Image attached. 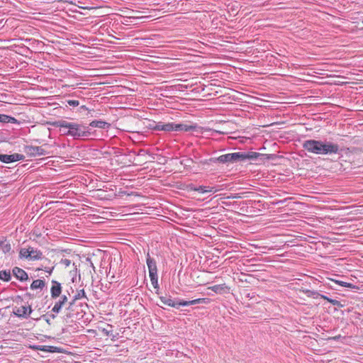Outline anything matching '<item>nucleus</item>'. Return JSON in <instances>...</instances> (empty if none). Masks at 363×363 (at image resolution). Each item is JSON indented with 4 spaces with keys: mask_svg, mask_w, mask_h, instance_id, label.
<instances>
[{
    "mask_svg": "<svg viewBox=\"0 0 363 363\" xmlns=\"http://www.w3.org/2000/svg\"><path fill=\"white\" fill-rule=\"evenodd\" d=\"M302 146L304 150L316 155L337 154L340 151L337 144L313 139L305 140Z\"/></svg>",
    "mask_w": 363,
    "mask_h": 363,
    "instance_id": "obj_1",
    "label": "nucleus"
},
{
    "mask_svg": "<svg viewBox=\"0 0 363 363\" xmlns=\"http://www.w3.org/2000/svg\"><path fill=\"white\" fill-rule=\"evenodd\" d=\"M52 125L56 128L67 129V130L64 131L63 134L65 135H70L74 139L87 138L91 135L89 128L82 124L69 123L65 120H60L53 122Z\"/></svg>",
    "mask_w": 363,
    "mask_h": 363,
    "instance_id": "obj_2",
    "label": "nucleus"
},
{
    "mask_svg": "<svg viewBox=\"0 0 363 363\" xmlns=\"http://www.w3.org/2000/svg\"><path fill=\"white\" fill-rule=\"evenodd\" d=\"M209 161L212 163H235L241 161V152L222 155L218 157H211Z\"/></svg>",
    "mask_w": 363,
    "mask_h": 363,
    "instance_id": "obj_3",
    "label": "nucleus"
},
{
    "mask_svg": "<svg viewBox=\"0 0 363 363\" xmlns=\"http://www.w3.org/2000/svg\"><path fill=\"white\" fill-rule=\"evenodd\" d=\"M271 157L269 155L262 154L255 152H241V161L244 162L247 160H255L259 159L262 161L269 160Z\"/></svg>",
    "mask_w": 363,
    "mask_h": 363,
    "instance_id": "obj_4",
    "label": "nucleus"
},
{
    "mask_svg": "<svg viewBox=\"0 0 363 363\" xmlns=\"http://www.w3.org/2000/svg\"><path fill=\"white\" fill-rule=\"evenodd\" d=\"M25 152L30 157L43 156L48 154L43 146L27 145L25 147Z\"/></svg>",
    "mask_w": 363,
    "mask_h": 363,
    "instance_id": "obj_5",
    "label": "nucleus"
},
{
    "mask_svg": "<svg viewBox=\"0 0 363 363\" xmlns=\"http://www.w3.org/2000/svg\"><path fill=\"white\" fill-rule=\"evenodd\" d=\"M23 159L24 156L18 153H14L13 155L0 154V161L4 163H11L19 160H23Z\"/></svg>",
    "mask_w": 363,
    "mask_h": 363,
    "instance_id": "obj_6",
    "label": "nucleus"
},
{
    "mask_svg": "<svg viewBox=\"0 0 363 363\" xmlns=\"http://www.w3.org/2000/svg\"><path fill=\"white\" fill-rule=\"evenodd\" d=\"M12 273L13 276L21 281H24L29 279L27 272L18 267L13 268Z\"/></svg>",
    "mask_w": 363,
    "mask_h": 363,
    "instance_id": "obj_7",
    "label": "nucleus"
},
{
    "mask_svg": "<svg viewBox=\"0 0 363 363\" xmlns=\"http://www.w3.org/2000/svg\"><path fill=\"white\" fill-rule=\"evenodd\" d=\"M32 308L29 306L28 307L26 306H21L18 308H16L13 311V313L15 315L19 317V318H28V315L31 313Z\"/></svg>",
    "mask_w": 363,
    "mask_h": 363,
    "instance_id": "obj_8",
    "label": "nucleus"
},
{
    "mask_svg": "<svg viewBox=\"0 0 363 363\" xmlns=\"http://www.w3.org/2000/svg\"><path fill=\"white\" fill-rule=\"evenodd\" d=\"M146 263L147 265L149 274L157 273V262L153 258L150 257L149 252L147 254Z\"/></svg>",
    "mask_w": 363,
    "mask_h": 363,
    "instance_id": "obj_9",
    "label": "nucleus"
},
{
    "mask_svg": "<svg viewBox=\"0 0 363 363\" xmlns=\"http://www.w3.org/2000/svg\"><path fill=\"white\" fill-rule=\"evenodd\" d=\"M52 287L50 289L51 297L56 298L60 296L62 293V286L60 283L55 280L52 281Z\"/></svg>",
    "mask_w": 363,
    "mask_h": 363,
    "instance_id": "obj_10",
    "label": "nucleus"
},
{
    "mask_svg": "<svg viewBox=\"0 0 363 363\" xmlns=\"http://www.w3.org/2000/svg\"><path fill=\"white\" fill-rule=\"evenodd\" d=\"M198 128H200L196 125H186L183 123H177L176 131L179 132H189L196 130Z\"/></svg>",
    "mask_w": 363,
    "mask_h": 363,
    "instance_id": "obj_11",
    "label": "nucleus"
},
{
    "mask_svg": "<svg viewBox=\"0 0 363 363\" xmlns=\"http://www.w3.org/2000/svg\"><path fill=\"white\" fill-rule=\"evenodd\" d=\"M160 299L163 304L177 308V298L172 299L170 296L165 295L160 296Z\"/></svg>",
    "mask_w": 363,
    "mask_h": 363,
    "instance_id": "obj_12",
    "label": "nucleus"
},
{
    "mask_svg": "<svg viewBox=\"0 0 363 363\" xmlns=\"http://www.w3.org/2000/svg\"><path fill=\"white\" fill-rule=\"evenodd\" d=\"M67 301V297L65 295H63L60 297V299L57 301L53 306L52 311L58 313H60L62 307L64 306V304Z\"/></svg>",
    "mask_w": 363,
    "mask_h": 363,
    "instance_id": "obj_13",
    "label": "nucleus"
},
{
    "mask_svg": "<svg viewBox=\"0 0 363 363\" xmlns=\"http://www.w3.org/2000/svg\"><path fill=\"white\" fill-rule=\"evenodd\" d=\"M90 126L94 128H99L101 129H108L111 126V124L104 121H93L89 124Z\"/></svg>",
    "mask_w": 363,
    "mask_h": 363,
    "instance_id": "obj_14",
    "label": "nucleus"
},
{
    "mask_svg": "<svg viewBox=\"0 0 363 363\" xmlns=\"http://www.w3.org/2000/svg\"><path fill=\"white\" fill-rule=\"evenodd\" d=\"M30 260H39L43 258V252L40 250L30 247Z\"/></svg>",
    "mask_w": 363,
    "mask_h": 363,
    "instance_id": "obj_15",
    "label": "nucleus"
},
{
    "mask_svg": "<svg viewBox=\"0 0 363 363\" xmlns=\"http://www.w3.org/2000/svg\"><path fill=\"white\" fill-rule=\"evenodd\" d=\"M39 350L51 353L62 352V349L60 347L50 345H40Z\"/></svg>",
    "mask_w": 363,
    "mask_h": 363,
    "instance_id": "obj_16",
    "label": "nucleus"
},
{
    "mask_svg": "<svg viewBox=\"0 0 363 363\" xmlns=\"http://www.w3.org/2000/svg\"><path fill=\"white\" fill-rule=\"evenodd\" d=\"M208 289H211V291H214L216 294H221L225 292L228 289V287L225 284H223L210 286L208 287Z\"/></svg>",
    "mask_w": 363,
    "mask_h": 363,
    "instance_id": "obj_17",
    "label": "nucleus"
},
{
    "mask_svg": "<svg viewBox=\"0 0 363 363\" xmlns=\"http://www.w3.org/2000/svg\"><path fill=\"white\" fill-rule=\"evenodd\" d=\"M193 191H198L199 193H208V192H216L217 189L214 190V187L206 186H199L194 188H191Z\"/></svg>",
    "mask_w": 363,
    "mask_h": 363,
    "instance_id": "obj_18",
    "label": "nucleus"
},
{
    "mask_svg": "<svg viewBox=\"0 0 363 363\" xmlns=\"http://www.w3.org/2000/svg\"><path fill=\"white\" fill-rule=\"evenodd\" d=\"M45 286V281L42 279H36L34 280L32 284H30V289L32 290L35 289H43Z\"/></svg>",
    "mask_w": 363,
    "mask_h": 363,
    "instance_id": "obj_19",
    "label": "nucleus"
},
{
    "mask_svg": "<svg viewBox=\"0 0 363 363\" xmlns=\"http://www.w3.org/2000/svg\"><path fill=\"white\" fill-rule=\"evenodd\" d=\"M320 297L324 300H326L328 302L330 303L332 305L337 306L339 308H342L345 306L344 304L341 303L340 301L335 300V299L330 298L325 295H320Z\"/></svg>",
    "mask_w": 363,
    "mask_h": 363,
    "instance_id": "obj_20",
    "label": "nucleus"
},
{
    "mask_svg": "<svg viewBox=\"0 0 363 363\" xmlns=\"http://www.w3.org/2000/svg\"><path fill=\"white\" fill-rule=\"evenodd\" d=\"M211 300L208 298H199L194 300L189 301L190 306L195 304H208Z\"/></svg>",
    "mask_w": 363,
    "mask_h": 363,
    "instance_id": "obj_21",
    "label": "nucleus"
},
{
    "mask_svg": "<svg viewBox=\"0 0 363 363\" xmlns=\"http://www.w3.org/2000/svg\"><path fill=\"white\" fill-rule=\"evenodd\" d=\"M30 252V247L28 248H21L19 252V257L20 258H25L30 260L31 256Z\"/></svg>",
    "mask_w": 363,
    "mask_h": 363,
    "instance_id": "obj_22",
    "label": "nucleus"
},
{
    "mask_svg": "<svg viewBox=\"0 0 363 363\" xmlns=\"http://www.w3.org/2000/svg\"><path fill=\"white\" fill-rule=\"evenodd\" d=\"M0 279L4 281H9L11 279L10 271L3 270L0 272Z\"/></svg>",
    "mask_w": 363,
    "mask_h": 363,
    "instance_id": "obj_23",
    "label": "nucleus"
},
{
    "mask_svg": "<svg viewBox=\"0 0 363 363\" xmlns=\"http://www.w3.org/2000/svg\"><path fill=\"white\" fill-rule=\"evenodd\" d=\"M151 283L155 289H159L157 273L149 274Z\"/></svg>",
    "mask_w": 363,
    "mask_h": 363,
    "instance_id": "obj_24",
    "label": "nucleus"
},
{
    "mask_svg": "<svg viewBox=\"0 0 363 363\" xmlns=\"http://www.w3.org/2000/svg\"><path fill=\"white\" fill-rule=\"evenodd\" d=\"M177 123H164V131L170 132V131H176Z\"/></svg>",
    "mask_w": 363,
    "mask_h": 363,
    "instance_id": "obj_25",
    "label": "nucleus"
},
{
    "mask_svg": "<svg viewBox=\"0 0 363 363\" xmlns=\"http://www.w3.org/2000/svg\"><path fill=\"white\" fill-rule=\"evenodd\" d=\"M1 250L3 253L6 254L9 252L11 250V246L10 243H4L3 242V245L1 246Z\"/></svg>",
    "mask_w": 363,
    "mask_h": 363,
    "instance_id": "obj_26",
    "label": "nucleus"
},
{
    "mask_svg": "<svg viewBox=\"0 0 363 363\" xmlns=\"http://www.w3.org/2000/svg\"><path fill=\"white\" fill-rule=\"evenodd\" d=\"M181 164L184 165V167H191V165L194 163V160L191 158H186L184 160H182L180 162Z\"/></svg>",
    "mask_w": 363,
    "mask_h": 363,
    "instance_id": "obj_27",
    "label": "nucleus"
},
{
    "mask_svg": "<svg viewBox=\"0 0 363 363\" xmlns=\"http://www.w3.org/2000/svg\"><path fill=\"white\" fill-rule=\"evenodd\" d=\"M190 306L189 301H184L177 298V308H179V306Z\"/></svg>",
    "mask_w": 363,
    "mask_h": 363,
    "instance_id": "obj_28",
    "label": "nucleus"
},
{
    "mask_svg": "<svg viewBox=\"0 0 363 363\" xmlns=\"http://www.w3.org/2000/svg\"><path fill=\"white\" fill-rule=\"evenodd\" d=\"M84 297H86V293L84 289H81L74 296V300H78Z\"/></svg>",
    "mask_w": 363,
    "mask_h": 363,
    "instance_id": "obj_29",
    "label": "nucleus"
},
{
    "mask_svg": "<svg viewBox=\"0 0 363 363\" xmlns=\"http://www.w3.org/2000/svg\"><path fill=\"white\" fill-rule=\"evenodd\" d=\"M306 294H308V296L313 297V298H316L318 297H320V295H321L318 291H311V290L307 291Z\"/></svg>",
    "mask_w": 363,
    "mask_h": 363,
    "instance_id": "obj_30",
    "label": "nucleus"
},
{
    "mask_svg": "<svg viewBox=\"0 0 363 363\" xmlns=\"http://www.w3.org/2000/svg\"><path fill=\"white\" fill-rule=\"evenodd\" d=\"M335 283L339 284L341 286L347 287V288H352L353 285L350 283L345 282L342 281H335Z\"/></svg>",
    "mask_w": 363,
    "mask_h": 363,
    "instance_id": "obj_31",
    "label": "nucleus"
},
{
    "mask_svg": "<svg viewBox=\"0 0 363 363\" xmlns=\"http://www.w3.org/2000/svg\"><path fill=\"white\" fill-rule=\"evenodd\" d=\"M154 130L164 131V123H163V122H158L155 125V126L154 128Z\"/></svg>",
    "mask_w": 363,
    "mask_h": 363,
    "instance_id": "obj_32",
    "label": "nucleus"
},
{
    "mask_svg": "<svg viewBox=\"0 0 363 363\" xmlns=\"http://www.w3.org/2000/svg\"><path fill=\"white\" fill-rule=\"evenodd\" d=\"M67 102L69 106H77L79 105V102L78 100H68L67 101Z\"/></svg>",
    "mask_w": 363,
    "mask_h": 363,
    "instance_id": "obj_33",
    "label": "nucleus"
},
{
    "mask_svg": "<svg viewBox=\"0 0 363 363\" xmlns=\"http://www.w3.org/2000/svg\"><path fill=\"white\" fill-rule=\"evenodd\" d=\"M7 123L16 124V123H18V120L16 118H15L14 117L9 116Z\"/></svg>",
    "mask_w": 363,
    "mask_h": 363,
    "instance_id": "obj_34",
    "label": "nucleus"
},
{
    "mask_svg": "<svg viewBox=\"0 0 363 363\" xmlns=\"http://www.w3.org/2000/svg\"><path fill=\"white\" fill-rule=\"evenodd\" d=\"M8 118H9L8 115L1 114V116L0 117V122H1V123H7Z\"/></svg>",
    "mask_w": 363,
    "mask_h": 363,
    "instance_id": "obj_35",
    "label": "nucleus"
},
{
    "mask_svg": "<svg viewBox=\"0 0 363 363\" xmlns=\"http://www.w3.org/2000/svg\"><path fill=\"white\" fill-rule=\"evenodd\" d=\"M61 263L65 265L66 267H69L71 263V261L68 259H62Z\"/></svg>",
    "mask_w": 363,
    "mask_h": 363,
    "instance_id": "obj_36",
    "label": "nucleus"
},
{
    "mask_svg": "<svg viewBox=\"0 0 363 363\" xmlns=\"http://www.w3.org/2000/svg\"><path fill=\"white\" fill-rule=\"evenodd\" d=\"M240 198H241V196L238 194H230V196H228L227 197V199H240Z\"/></svg>",
    "mask_w": 363,
    "mask_h": 363,
    "instance_id": "obj_37",
    "label": "nucleus"
},
{
    "mask_svg": "<svg viewBox=\"0 0 363 363\" xmlns=\"http://www.w3.org/2000/svg\"><path fill=\"white\" fill-rule=\"evenodd\" d=\"M29 347L33 350H39L40 345H30Z\"/></svg>",
    "mask_w": 363,
    "mask_h": 363,
    "instance_id": "obj_38",
    "label": "nucleus"
},
{
    "mask_svg": "<svg viewBox=\"0 0 363 363\" xmlns=\"http://www.w3.org/2000/svg\"><path fill=\"white\" fill-rule=\"evenodd\" d=\"M52 270H53V267H52V268H45V271L46 272H48L49 274H52Z\"/></svg>",
    "mask_w": 363,
    "mask_h": 363,
    "instance_id": "obj_39",
    "label": "nucleus"
},
{
    "mask_svg": "<svg viewBox=\"0 0 363 363\" xmlns=\"http://www.w3.org/2000/svg\"><path fill=\"white\" fill-rule=\"evenodd\" d=\"M102 331H103V333H104L106 335H107V336L111 335V331L107 330H106V329H103V330H102Z\"/></svg>",
    "mask_w": 363,
    "mask_h": 363,
    "instance_id": "obj_40",
    "label": "nucleus"
},
{
    "mask_svg": "<svg viewBox=\"0 0 363 363\" xmlns=\"http://www.w3.org/2000/svg\"><path fill=\"white\" fill-rule=\"evenodd\" d=\"M93 112H94V110H92ZM91 111H88L87 116L90 115L91 117H93L94 116L91 114Z\"/></svg>",
    "mask_w": 363,
    "mask_h": 363,
    "instance_id": "obj_41",
    "label": "nucleus"
},
{
    "mask_svg": "<svg viewBox=\"0 0 363 363\" xmlns=\"http://www.w3.org/2000/svg\"><path fill=\"white\" fill-rule=\"evenodd\" d=\"M80 109H82V110H88V108H87L85 106H80Z\"/></svg>",
    "mask_w": 363,
    "mask_h": 363,
    "instance_id": "obj_42",
    "label": "nucleus"
},
{
    "mask_svg": "<svg viewBox=\"0 0 363 363\" xmlns=\"http://www.w3.org/2000/svg\"><path fill=\"white\" fill-rule=\"evenodd\" d=\"M75 301L76 300L74 299L72 302L69 303V307H71L74 303Z\"/></svg>",
    "mask_w": 363,
    "mask_h": 363,
    "instance_id": "obj_43",
    "label": "nucleus"
},
{
    "mask_svg": "<svg viewBox=\"0 0 363 363\" xmlns=\"http://www.w3.org/2000/svg\"><path fill=\"white\" fill-rule=\"evenodd\" d=\"M143 150H140V152H139V153H138V155L142 154V152H143Z\"/></svg>",
    "mask_w": 363,
    "mask_h": 363,
    "instance_id": "obj_44",
    "label": "nucleus"
},
{
    "mask_svg": "<svg viewBox=\"0 0 363 363\" xmlns=\"http://www.w3.org/2000/svg\"><path fill=\"white\" fill-rule=\"evenodd\" d=\"M143 150H140V152H139V153H138V155L142 154V152H143Z\"/></svg>",
    "mask_w": 363,
    "mask_h": 363,
    "instance_id": "obj_45",
    "label": "nucleus"
},
{
    "mask_svg": "<svg viewBox=\"0 0 363 363\" xmlns=\"http://www.w3.org/2000/svg\"><path fill=\"white\" fill-rule=\"evenodd\" d=\"M3 241H0V247L3 245Z\"/></svg>",
    "mask_w": 363,
    "mask_h": 363,
    "instance_id": "obj_46",
    "label": "nucleus"
},
{
    "mask_svg": "<svg viewBox=\"0 0 363 363\" xmlns=\"http://www.w3.org/2000/svg\"><path fill=\"white\" fill-rule=\"evenodd\" d=\"M55 315H52V318H55Z\"/></svg>",
    "mask_w": 363,
    "mask_h": 363,
    "instance_id": "obj_47",
    "label": "nucleus"
}]
</instances>
